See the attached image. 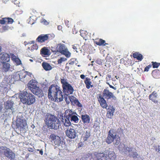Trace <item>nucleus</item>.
Wrapping results in <instances>:
<instances>
[{
	"instance_id": "nucleus-17",
	"label": "nucleus",
	"mask_w": 160,
	"mask_h": 160,
	"mask_svg": "<svg viewBox=\"0 0 160 160\" xmlns=\"http://www.w3.org/2000/svg\"><path fill=\"white\" fill-rule=\"evenodd\" d=\"M10 56L6 53L2 52L0 53V59L4 61L5 62H8L10 60Z\"/></svg>"
},
{
	"instance_id": "nucleus-29",
	"label": "nucleus",
	"mask_w": 160,
	"mask_h": 160,
	"mask_svg": "<svg viewBox=\"0 0 160 160\" xmlns=\"http://www.w3.org/2000/svg\"><path fill=\"white\" fill-rule=\"evenodd\" d=\"M65 113L66 114V117L70 118L71 116L74 114L77 115L76 112L72 111L70 109H68L65 112Z\"/></svg>"
},
{
	"instance_id": "nucleus-60",
	"label": "nucleus",
	"mask_w": 160,
	"mask_h": 160,
	"mask_svg": "<svg viewBox=\"0 0 160 160\" xmlns=\"http://www.w3.org/2000/svg\"><path fill=\"white\" fill-rule=\"evenodd\" d=\"M39 153L41 155H42L43 153V151L42 150H39Z\"/></svg>"
},
{
	"instance_id": "nucleus-37",
	"label": "nucleus",
	"mask_w": 160,
	"mask_h": 160,
	"mask_svg": "<svg viewBox=\"0 0 160 160\" xmlns=\"http://www.w3.org/2000/svg\"><path fill=\"white\" fill-rule=\"evenodd\" d=\"M114 139V138H111L110 136H108L107 139L106 140V142L108 144H110L113 141Z\"/></svg>"
},
{
	"instance_id": "nucleus-43",
	"label": "nucleus",
	"mask_w": 160,
	"mask_h": 160,
	"mask_svg": "<svg viewBox=\"0 0 160 160\" xmlns=\"http://www.w3.org/2000/svg\"><path fill=\"white\" fill-rule=\"evenodd\" d=\"M67 60V59L64 58L62 57L58 60V63L59 64L61 63L62 62L65 61Z\"/></svg>"
},
{
	"instance_id": "nucleus-24",
	"label": "nucleus",
	"mask_w": 160,
	"mask_h": 160,
	"mask_svg": "<svg viewBox=\"0 0 160 160\" xmlns=\"http://www.w3.org/2000/svg\"><path fill=\"white\" fill-rule=\"evenodd\" d=\"M55 122V123L52 124V125H50L48 128L50 129L54 130L58 129L60 125V122L58 120Z\"/></svg>"
},
{
	"instance_id": "nucleus-30",
	"label": "nucleus",
	"mask_w": 160,
	"mask_h": 160,
	"mask_svg": "<svg viewBox=\"0 0 160 160\" xmlns=\"http://www.w3.org/2000/svg\"><path fill=\"white\" fill-rule=\"evenodd\" d=\"M42 65L44 69L46 71L50 70L52 69V67L47 63L43 62Z\"/></svg>"
},
{
	"instance_id": "nucleus-9",
	"label": "nucleus",
	"mask_w": 160,
	"mask_h": 160,
	"mask_svg": "<svg viewBox=\"0 0 160 160\" xmlns=\"http://www.w3.org/2000/svg\"><path fill=\"white\" fill-rule=\"evenodd\" d=\"M58 120L57 118L54 116L50 114L47 117L45 120V122L48 127H49L50 125L55 123Z\"/></svg>"
},
{
	"instance_id": "nucleus-51",
	"label": "nucleus",
	"mask_w": 160,
	"mask_h": 160,
	"mask_svg": "<svg viewBox=\"0 0 160 160\" xmlns=\"http://www.w3.org/2000/svg\"><path fill=\"white\" fill-rule=\"evenodd\" d=\"M115 140H116V142H115V144L117 145L119 144L120 142L119 138V137L118 138H117Z\"/></svg>"
},
{
	"instance_id": "nucleus-41",
	"label": "nucleus",
	"mask_w": 160,
	"mask_h": 160,
	"mask_svg": "<svg viewBox=\"0 0 160 160\" xmlns=\"http://www.w3.org/2000/svg\"><path fill=\"white\" fill-rule=\"evenodd\" d=\"M57 138H58V136L54 134H51L49 136V138L53 141H54L55 139H57Z\"/></svg>"
},
{
	"instance_id": "nucleus-4",
	"label": "nucleus",
	"mask_w": 160,
	"mask_h": 160,
	"mask_svg": "<svg viewBox=\"0 0 160 160\" xmlns=\"http://www.w3.org/2000/svg\"><path fill=\"white\" fill-rule=\"evenodd\" d=\"M0 151L3 153L4 155L8 158H14L15 154L9 148L6 147H2L0 148Z\"/></svg>"
},
{
	"instance_id": "nucleus-38",
	"label": "nucleus",
	"mask_w": 160,
	"mask_h": 160,
	"mask_svg": "<svg viewBox=\"0 0 160 160\" xmlns=\"http://www.w3.org/2000/svg\"><path fill=\"white\" fill-rule=\"evenodd\" d=\"M24 121L22 120L19 119V120H17L16 122V126L17 127H20L21 128L22 126Z\"/></svg>"
},
{
	"instance_id": "nucleus-1",
	"label": "nucleus",
	"mask_w": 160,
	"mask_h": 160,
	"mask_svg": "<svg viewBox=\"0 0 160 160\" xmlns=\"http://www.w3.org/2000/svg\"><path fill=\"white\" fill-rule=\"evenodd\" d=\"M28 87L32 93L39 98L43 96V94L41 89L37 86V83L35 80H32L28 82Z\"/></svg>"
},
{
	"instance_id": "nucleus-63",
	"label": "nucleus",
	"mask_w": 160,
	"mask_h": 160,
	"mask_svg": "<svg viewBox=\"0 0 160 160\" xmlns=\"http://www.w3.org/2000/svg\"><path fill=\"white\" fill-rule=\"evenodd\" d=\"M96 142H93L92 144H93L95 146V144H96Z\"/></svg>"
},
{
	"instance_id": "nucleus-55",
	"label": "nucleus",
	"mask_w": 160,
	"mask_h": 160,
	"mask_svg": "<svg viewBox=\"0 0 160 160\" xmlns=\"http://www.w3.org/2000/svg\"><path fill=\"white\" fill-rule=\"evenodd\" d=\"M150 66H147L145 68V69H144V71H148V70L149 68V67H150Z\"/></svg>"
},
{
	"instance_id": "nucleus-40",
	"label": "nucleus",
	"mask_w": 160,
	"mask_h": 160,
	"mask_svg": "<svg viewBox=\"0 0 160 160\" xmlns=\"http://www.w3.org/2000/svg\"><path fill=\"white\" fill-rule=\"evenodd\" d=\"M105 41L104 40H103L101 39H100L98 42V43H97V44L99 46L101 45H103V46H105L106 44H107L106 43H105Z\"/></svg>"
},
{
	"instance_id": "nucleus-44",
	"label": "nucleus",
	"mask_w": 160,
	"mask_h": 160,
	"mask_svg": "<svg viewBox=\"0 0 160 160\" xmlns=\"http://www.w3.org/2000/svg\"><path fill=\"white\" fill-rule=\"evenodd\" d=\"M14 61L16 63L17 65H19L21 64V61L18 58L17 59H16V60Z\"/></svg>"
},
{
	"instance_id": "nucleus-12",
	"label": "nucleus",
	"mask_w": 160,
	"mask_h": 160,
	"mask_svg": "<svg viewBox=\"0 0 160 160\" xmlns=\"http://www.w3.org/2000/svg\"><path fill=\"white\" fill-rule=\"evenodd\" d=\"M67 136L71 139L75 138L76 137L77 132L75 130L72 128L68 129L66 131Z\"/></svg>"
},
{
	"instance_id": "nucleus-19",
	"label": "nucleus",
	"mask_w": 160,
	"mask_h": 160,
	"mask_svg": "<svg viewBox=\"0 0 160 160\" xmlns=\"http://www.w3.org/2000/svg\"><path fill=\"white\" fill-rule=\"evenodd\" d=\"M13 103L11 101H8L4 103V106L6 110H10L12 112L13 108L12 105Z\"/></svg>"
},
{
	"instance_id": "nucleus-23",
	"label": "nucleus",
	"mask_w": 160,
	"mask_h": 160,
	"mask_svg": "<svg viewBox=\"0 0 160 160\" xmlns=\"http://www.w3.org/2000/svg\"><path fill=\"white\" fill-rule=\"evenodd\" d=\"M157 93L156 92H153L151 94L149 95V98L154 103L156 104L157 103L158 101L156 99L157 98Z\"/></svg>"
},
{
	"instance_id": "nucleus-58",
	"label": "nucleus",
	"mask_w": 160,
	"mask_h": 160,
	"mask_svg": "<svg viewBox=\"0 0 160 160\" xmlns=\"http://www.w3.org/2000/svg\"><path fill=\"white\" fill-rule=\"evenodd\" d=\"M85 76L83 74H82L80 75V77L82 79H84L85 78Z\"/></svg>"
},
{
	"instance_id": "nucleus-56",
	"label": "nucleus",
	"mask_w": 160,
	"mask_h": 160,
	"mask_svg": "<svg viewBox=\"0 0 160 160\" xmlns=\"http://www.w3.org/2000/svg\"><path fill=\"white\" fill-rule=\"evenodd\" d=\"M109 86L110 88H112L114 89V90H116L117 89V88L116 87H114L110 84H109Z\"/></svg>"
},
{
	"instance_id": "nucleus-21",
	"label": "nucleus",
	"mask_w": 160,
	"mask_h": 160,
	"mask_svg": "<svg viewBox=\"0 0 160 160\" xmlns=\"http://www.w3.org/2000/svg\"><path fill=\"white\" fill-rule=\"evenodd\" d=\"M48 38V34L41 35L38 37L37 39V40L39 42H42L47 40Z\"/></svg>"
},
{
	"instance_id": "nucleus-25",
	"label": "nucleus",
	"mask_w": 160,
	"mask_h": 160,
	"mask_svg": "<svg viewBox=\"0 0 160 160\" xmlns=\"http://www.w3.org/2000/svg\"><path fill=\"white\" fill-rule=\"evenodd\" d=\"M69 118H70L66 116L62 118V122L65 126L68 127L71 125V123Z\"/></svg>"
},
{
	"instance_id": "nucleus-49",
	"label": "nucleus",
	"mask_w": 160,
	"mask_h": 160,
	"mask_svg": "<svg viewBox=\"0 0 160 160\" xmlns=\"http://www.w3.org/2000/svg\"><path fill=\"white\" fill-rule=\"evenodd\" d=\"M153 67L154 68H158L159 65H160V63H158L157 62H154L153 64Z\"/></svg>"
},
{
	"instance_id": "nucleus-7",
	"label": "nucleus",
	"mask_w": 160,
	"mask_h": 160,
	"mask_svg": "<svg viewBox=\"0 0 160 160\" xmlns=\"http://www.w3.org/2000/svg\"><path fill=\"white\" fill-rule=\"evenodd\" d=\"M101 152H93L92 153H88L86 155L87 160H101Z\"/></svg>"
},
{
	"instance_id": "nucleus-31",
	"label": "nucleus",
	"mask_w": 160,
	"mask_h": 160,
	"mask_svg": "<svg viewBox=\"0 0 160 160\" xmlns=\"http://www.w3.org/2000/svg\"><path fill=\"white\" fill-rule=\"evenodd\" d=\"M75 115H73L70 118V121L71 122L77 123L78 122L79 119L78 117Z\"/></svg>"
},
{
	"instance_id": "nucleus-45",
	"label": "nucleus",
	"mask_w": 160,
	"mask_h": 160,
	"mask_svg": "<svg viewBox=\"0 0 160 160\" xmlns=\"http://www.w3.org/2000/svg\"><path fill=\"white\" fill-rule=\"evenodd\" d=\"M10 28V27H9L8 25H6L2 27V29L4 31L8 30Z\"/></svg>"
},
{
	"instance_id": "nucleus-50",
	"label": "nucleus",
	"mask_w": 160,
	"mask_h": 160,
	"mask_svg": "<svg viewBox=\"0 0 160 160\" xmlns=\"http://www.w3.org/2000/svg\"><path fill=\"white\" fill-rule=\"evenodd\" d=\"M41 22H43L44 24L45 25H48V22L44 19H43L41 20Z\"/></svg>"
},
{
	"instance_id": "nucleus-39",
	"label": "nucleus",
	"mask_w": 160,
	"mask_h": 160,
	"mask_svg": "<svg viewBox=\"0 0 160 160\" xmlns=\"http://www.w3.org/2000/svg\"><path fill=\"white\" fill-rule=\"evenodd\" d=\"M58 138H57V139H55L53 141L55 145H60L61 143V140L60 138L58 136Z\"/></svg>"
},
{
	"instance_id": "nucleus-64",
	"label": "nucleus",
	"mask_w": 160,
	"mask_h": 160,
	"mask_svg": "<svg viewBox=\"0 0 160 160\" xmlns=\"http://www.w3.org/2000/svg\"><path fill=\"white\" fill-rule=\"evenodd\" d=\"M28 23L31 24H34V22H33L32 23H31L30 22V21H29Z\"/></svg>"
},
{
	"instance_id": "nucleus-32",
	"label": "nucleus",
	"mask_w": 160,
	"mask_h": 160,
	"mask_svg": "<svg viewBox=\"0 0 160 160\" xmlns=\"http://www.w3.org/2000/svg\"><path fill=\"white\" fill-rule=\"evenodd\" d=\"M19 75L20 77V80L22 81H24L23 79L25 78L26 77V73L25 72V71H23L22 72H19Z\"/></svg>"
},
{
	"instance_id": "nucleus-11",
	"label": "nucleus",
	"mask_w": 160,
	"mask_h": 160,
	"mask_svg": "<svg viewBox=\"0 0 160 160\" xmlns=\"http://www.w3.org/2000/svg\"><path fill=\"white\" fill-rule=\"evenodd\" d=\"M28 93L25 91L21 92L19 96L20 101L23 104H27Z\"/></svg>"
},
{
	"instance_id": "nucleus-46",
	"label": "nucleus",
	"mask_w": 160,
	"mask_h": 160,
	"mask_svg": "<svg viewBox=\"0 0 160 160\" xmlns=\"http://www.w3.org/2000/svg\"><path fill=\"white\" fill-rule=\"evenodd\" d=\"M10 55L12 60L13 61H14L15 60H16V59H17L18 58L17 57L13 54H11Z\"/></svg>"
},
{
	"instance_id": "nucleus-61",
	"label": "nucleus",
	"mask_w": 160,
	"mask_h": 160,
	"mask_svg": "<svg viewBox=\"0 0 160 160\" xmlns=\"http://www.w3.org/2000/svg\"><path fill=\"white\" fill-rule=\"evenodd\" d=\"M122 147L121 146H119V149L120 150H122Z\"/></svg>"
},
{
	"instance_id": "nucleus-54",
	"label": "nucleus",
	"mask_w": 160,
	"mask_h": 160,
	"mask_svg": "<svg viewBox=\"0 0 160 160\" xmlns=\"http://www.w3.org/2000/svg\"><path fill=\"white\" fill-rule=\"evenodd\" d=\"M68 95H67V97H65V100L66 102L67 103H69V101L68 100Z\"/></svg>"
},
{
	"instance_id": "nucleus-59",
	"label": "nucleus",
	"mask_w": 160,
	"mask_h": 160,
	"mask_svg": "<svg viewBox=\"0 0 160 160\" xmlns=\"http://www.w3.org/2000/svg\"><path fill=\"white\" fill-rule=\"evenodd\" d=\"M72 48H73V49L75 50H76L77 49L76 47L74 45L72 46Z\"/></svg>"
},
{
	"instance_id": "nucleus-53",
	"label": "nucleus",
	"mask_w": 160,
	"mask_h": 160,
	"mask_svg": "<svg viewBox=\"0 0 160 160\" xmlns=\"http://www.w3.org/2000/svg\"><path fill=\"white\" fill-rule=\"evenodd\" d=\"M25 72H26V76L28 75L29 76V77H31V75L32 74L31 73L27 71H25Z\"/></svg>"
},
{
	"instance_id": "nucleus-36",
	"label": "nucleus",
	"mask_w": 160,
	"mask_h": 160,
	"mask_svg": "<svg viewBox=\"0 0 160 160\" xmlns=\"http://www.w3.org/2000/svg\"><path fill=\"white\" fill-rule=\"evenodd\" d=\"M38 48V46L36 44H34L32 46L28 48V50L32 51L34 50H37Z\"/></svg>"
},
{
	"instance_id": "nucleus-57",
	"label": "nucleus",
	"mask_w": 160,
	"mask_h": 160,
	"mask_svg": "<svg viewBox=\"0 0 160 160\" xmlns=\"http://www.w3.org/2000/svg\"><path fill=\"white\" fill-rule=\"evenodd\" d=\"M51 50L53 52H57V50H56V48L55 49L54 48H52Z\"/></svg>"
},
{
	"instance_id": "nucleus-22",
	"label": "nucleus",
	"mask_w": 160,
	"mask_h": 160,
	"mask_svg": "<svg viewBox=\"0 0 160 160\" xmlns=\"http://www.w3.org/2000/svg\"><path fill=\"white\" fill-rule=\"evenodd\" d=\"M40 53L42 56H48L50 55L51 53L50 50L46 47H44L41 49Z\"/></svg>"
},
{
	"instance_id": "nucleus-47",
	"label": "nucleus",
	"mask_w": 160,
	"mask_h": 160,
	"mask_svg": "<svg viewBox=\"0 0 160 160\" xmlns=\"http://www.w3.org/2000/svg\"><path fill=\"white\" fill-rule=\"evenodd\" d=\"M27 126V123L25 121H24L22 122V126L21 128H22L25 129Z\"/></svg>"
},
{
	"instance_id": "nucleus-14",
	"label": "nucleus",
	"mask_w": 160,
	"mask_h": 160,
	"mask_svg": "<svg viewBox=\"0 0 160 160\" xmlns=\"http://www.w3.org/2000/svg\"><path fill=\"white\" fill-rule=\"evenodd\" d=\"M62 91L60 89H58V92L55 95V98L53 99V101L54 100L55 101L57 102H60L63 100V95H62Z\"/></svg>"
},
{
	"instance_id": "nucleus-27",
	"label": "nucleus",
	"mask_w": 160,
	"mask_h": 160,
	"mask_svg": "<svg viewBox=\"0 0 160 160\" xmlns=\"http://www.w3.org/2000/svg\"><path fill=\"white\" fill-rule=\"evenodd\" d=\"M81 118L84 123H88L90 122V117L87 114L82 115Z\"/></svg>"
},
{
	"instance_id": "nucleus-52",
	"label": "nucleus",
	"mask_w": 160,
	"mask_h": 160,
	"mask_svg": "<svg viewBox=\"0 0 160 160\" xmlns=\"http://www.w3.org/2000/svg\"><path fill=\"white\" fill-rule=\"evenodd\" d=\"M117 132L119 133H121L122 132V130L121 128H118L117 130Z\"/></svg>"
},
{
	"instance_id": "nucleus-8",
	"label": "nucleus",
	"mask_w": 160,
	"mask_h": 160,
	"mask_svg": "<svg viewBox=\"0 0 160 160\" xmlns=\"http://www.w3.org/2000/svg\"><path fill=\"white\" fill-rule=\"evenodd\" d=\"M102 96L105 98L109 99L112 98L113 100H115L116 98L115 96L113 93L109 91L107 89H105L103 92Z\"/></svg>"
},
{
	"instance_id": "nucleus-5",
	"label": "nucleus",
	"mask_w": 160,
	"mask_h": 160,
	"mask_svg": "<svg viewBox=\"0 0 160 160\" xmlns=\"http://www.w3.org/2000/svg\"><path fill=\"white\" fill-rule=\"evenodd\" d=\"M59 89L58 87L57 86L51 85L48 90V97L52 100H53L55 95L58 92Z\"/></svg>"
},
{
	"instance_id": "nucleus-16",
	"label": "nucleus",
	"mask_w": 160,
	"mask_h": 160,
	"mask_svg": "<svg viewBox=\"0 0 160 160\" xmlns=\"http://www.w3.org/2000/svg\"><path fill=\"white\" fill-rule=\"evenodd\" d=\"M98 101L103 108H107L108 106L107 105L106 100L103 97L100 95L98 98Z\"/></svg>"
},
{
	"instance_id": "nucleus-20",
	"label": "nucleus",
	"mask_w": 160,
	"mask_h": 160,
	"mask_svg": "<svg viewBox=\"0 0 160 160\" xmlns=\"http://www.w3.org/2000/svg\"><path fill=\"white\" fill-rule=\"evenodd\" d=\"M13 22V20L12 18H4L0 20V23L2 24L7 23L8 24H12Z\"/></svg>"
},
{
	"instance_id": "nucleus-35",
	"label": "nucleus",
	"mask_w": 160,
	"mask_h": 160,
	"mask_svg": "<svg viewBox=\"0 0 160 160\" xmlns=\"http://www.w3.org/2000/svg\"><path fill=\"white\" fill-rule=\"evenodd\" d=\"M68 100H70L72 103H75L76 101L77 100V99L74 97L71 96H68Z\"/></svg>"
},
{
	"instance_id": "nucleus-26",
	"label": "nucleus",
	"mask_w": 160,
	"mask_h": 160,
	"mask_svg": "<svg viewBox=\"0 0 160 160\" xmlns=\"http://www.w3.org/2000/svg\"><path fill=\"white\" fill-rule=\"evenodd\" d=\"M108 110L106 116L108 118H111L113 115L115 109L113 107H112L110 109L108 108Z\"/></svg>"
},
{
	"instance_id": "nucleus-28",
	"label": "nucleus",
	"mask_w": 160,
	"mask_h": 160,
	"mask_svg": "<svg viewBox=\"0 0 160 160\" xmlns=\"http://www.w3.org/2000/svg\"><path fill=\"white\" fill-rule=\"evenodd\" d=\"M108 136H110L111 138H114V139H116L117 138L116 130L114 129L110 130L108 132Z\"/></svg>"
},
{
	"instance_id": "nucleus-18",
	"label": "nucleus",
	"mask_w": 160,
	"mask_h": 160,
	"mask_svg": "<svg viewBox=\"0 0 160 160\" xmlns=\"http://www.w3.org/2000/svg\"><path fill=\"white\" fill-rule=\"evenodd\" d=\"M27 102V105H30L35 102V99L34 96L31 93H28Z\"/></svg>"
},
{
	"instance_id": "nucleus-3",
	"label": "nucleus",
	"mask_w": 160,
	"mask_h": 160,
	"mask_svg": "<svg viewBox=\"0 0 160 160\" xmlns=\"http://www.w3.org/2000/svg\"><path fill=\"white\" fill-rule=\"evenodd\" d=\"M56 50H57V52H60L65 55L67 58L70 57L71 56V53L68 51V49L64 44H57Z\"/></svg>"
},
{
	"instance_id": "nucleus-48",
	"label": "nucleus",
	"mask_w": 160,
	"mask_h": 160,
	"mask_svg": "<svg viewBox=\"0 0 160 160\" xmlns=\"http://www.w3.org/2000/svg\"><path fill=\"white\" fill-rule=\"evenodd\" d=\"M74 104H76L79 107H81L82 106L80 102H79L78 99L75 102Z\"/></svg>"
},
{
	"instance_id": "nucleus-6",
	"label": "nucleus",
	"mask_w": 160,
	"mask_h": 160,
	"mask_svg": "<svg viewBox=\"0 0 160 160\" xmlns=\"http://www.w3.org/2000/svg\"><path fill=\"white\" fill-rule=\"evenodd\" d=\"M101 160H114L116 158V155L113 151H109L108 155L105 152H101Z\"/></svg>"
},
{
	"instance_id": "nucleus-10",
	"label": "nucleus",
	"mask_w": 160,
	"mask_h": 160,
	"mask_svg": "<svg viewBox=\"0 0 160 160\" xmlns=\"http://www.w3.org/2000/svg\"><path fill=\"white\" fill-rule=\"evenodd\" d=\"M124 152H128V156L131 158H138V156L137 152L132 151V148H130L127 147H124Z\"/></svg>"
},
{
	"instance_id": "nucleus-42",
	"label": "nucleus",
	"mask_w": 160,
	"mask_h": 160,
	"mask_svg": "<svg viewBox=\"0 0 160 160\" xmlns=\"http://www.w3.org/2000/svg\"><path fill=\"white\" fill-rule=\"evenodd\" d=\"M90 134L89 133L86 132L84 136V139L85 141H86L87 139L90 137Z\"/></svg>"
},
{
	"instance_id": "nucleus-2",
	"label": "nucleus",
	"mask_w": 160,
	"mask_h": 160,
	"mask_svg": "<svg viewBox=\"0 0 160 160\" xmlns=\"http://www.w3.org/2000/svg\"><path fill=\"white\" fill-rule=\"evenodd\" d=\"M61 82L62 85L63 91L64 94L67 95L72 94L74 91L73 87L69 83L66 79L62 77L61 78Z\"/></svg>"
},
{
	"instance_id": "nucleus-33",
	"label": "nucleus",
	"mask_w": 160,
	"mask_h": 160,
	"mask_svg": "<svg viewBox=\"0 0 160 160\" xmlns=\"http://www.w3.org/2000/svg\"><path fill=\"white\" fill-rule=\"evenodd\" d=\"M133 56L134 58H136L138 60L141 61L142 59V56L138 53L135 52L133 54Z\"/></svg>"
},
{
	"instance_id": "nucleus-62",
	"label": "nucleus",
	"mask_w": 160,
	"mask_h": 160,
	"mask_svg": "<svg viewBox=\"0 0 160 160\" xmlns=\"http://www.w3.org/2000/svg\"><path fill=\"white\" fill-rule=\"evenodd\" d=\"M58 29L59 30L60 29V28H61V27L60 26H58Z\"/></svg>"
},
{
	"instance_id": "nucleus-15",
	"label": "nucleus",
	"mask_w": 160,
	"mask_h": 160,
	"mask_svg": "<svg viewBox=\"0 0 160 160\" xmlns=\"http://www.w3.org/2000/svg\"><path fill=\"white\" fill-rule=\"evenodd\" d=\"M0 67L2 68L5 72L8 71L10 68V64L6 62H0Z\"/></svg>"
},
{
	"instance_id": "nucleus-13",
	"label": "nucleus",
	"mask_w": 160,
	"mask_h": 160,
	"mask_svg": "<svg viewBox=\"0 0 160 160\" xmlns=\"http://www.w3.org/2000/svg\"><path fill=\"white\" fill-rule=\"evenodd\" d=\"M20 80V77L19 72L15 73L14 75L12 76H10L8 78V83H14V81H18Z\"/></svg>"
},
{
	"instance_id": "nucleus-34",
	"label": "nucleus",
	"mask_w": 160,
	"mask_h": 160,
	"mask_svg": "<svg viewBox=\"0 0 160 160\" xmlns=\"http://www.w3.org/2000/svg\"><path fill=\"white\" fill-rule=\"evenodd\" d=\"M84 82L86 85V88L88 89H89L90 88V86L91 87H93V86L91 85L92 82L90 79L87 78L85 81Z\"/></svg>"
}]
</instances>
